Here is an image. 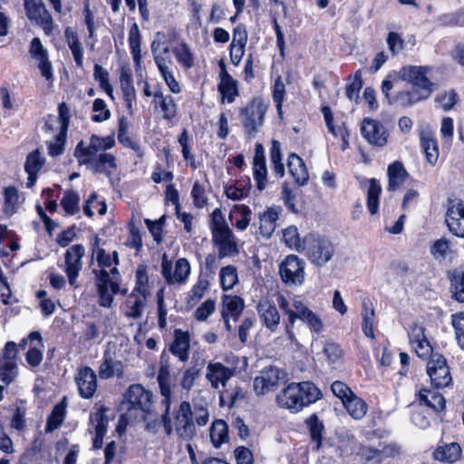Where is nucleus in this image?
<instances>
[{
	"label": "nucleus",
	"mask_w": 464,
	"mask_h": 464,
	"mask_svg": "<svg viewBox=\"0 0 464 464\" xmlns=\"http://www.w3.org/2000/svg\"><path fill=\"white\" fill-rule=\"evenodd\" d=\"M285 378V372L277 367L269 366L258 373L254 379L253 388L257 395H264L277 389L279 382Z\"/></svg>",
	"instance_id": "14"
},
{
	"label": "nucleus",
	"mask_w": 464,
	"mask_h": 464,
	"mask_svg": "<svg viewBox=\"0 0 464 464\" xmlns=\"http://www.w3.org/2000/svg\"><path fill=\"white\" fill-rule=\"evenodd\" d=\"M362 137L372 145L383 147L388 142L389 133L380 121L365 118L361 123Z\"/></svg>",
	"instance_id": "17"
},
{
	"label": "nucleus",
	"mask_w": 464,
	"mask_h": 464,
	"mask_svg": "<svg viewBox=\"0 0 464 464\" xmlns=\"http://www.w3.org/2000/svg\"><path fill=\"white\" fill-rule=\"evenodd\" d=\"M66 415V403L64 399L57 403L47 419L45 430L52 432L57 430L64 420Z\"/></svg>",
	"instance_id": "45"
},
{
	"label": "nucleus",
	"mask_w": 464,
	"mask_h": 464,
	"mask_svg": "<svg viewBox=\"0 0 464 464\" xmlns=\"http://www.w3.org/2000/svg\"><path fill=\"white\" fill-rule=\"evenodd\" d=\"M120 81L126 107L131 111L136 100V92L131 82V77L129 73L124 72L121 74Z\"/></svg>",
	"instance_id": "53"
},
{
	"label": "nucleus",
	"mask_w": 464,
	"mask_h": 464,
	"mask_svg": "<svg viewBox=\"0 0 464 464\" xmlns=\"http://www.w3.org/2000/svg\"><path fill=\"white\" fill-rule=\"evenodd\" d=\"M434 102L437 103V106L443 110L444 111H449L458 102V94L454 90H448L443 92L438 93Z\"/></svg>",
	"instance_id": "57"
},
{
	"label": "nucleus",
	"mask_w": 464,
	"mask_h": 464,
	"mask_svg": "<svg viewBox=\"0 0 464 464\" xmlns=\"http://www.w3.org/2000/svg\"><path fill=\"white\" fill-rule=\"evenodd\" d=\"M283 239L289 248L297 252H303L305 247L304 238H300L298 229L295 226H290L284 229Z\"/></svg>",
	"instance_id": "52"
},
{
	"label": "nucleus",
	"mask_w": 464,
	"mask_h": 464,
	"mask_svg": "<svg viewBox=\"0 0 464 464\" xmlns=\"http://www.w3.org/2000/svg\"><path fill=\"white\" fill-rule=\"evenodd\" d=\"M154 102L160 107L165 119L170 120L175 117L177 105L170 95H163L160 92H155Z\"/></svg>",
	"instance_id": "47"
},
{
	"label": "nucleus",
	"mask_w": 464,
	"mask_h": 464,
	"mask_svg": "<svg viewBox=\"0 0 464 464\" xmlns=\"http://www.w3.org/2000/svg\"><path fill=\"white\" fill-rule=\"evenodd\" d=\"M30 56L37 63L41 75L46 80L53 78V66L48 60V52L38 37L33 38L29 49Z\"/></svg>",
	"instance_id": "22"
},
{
	"label": "nucleus",
	"mask_w": 464,
	"mask_h": 464,
	"mask_svg": "<svg viewBox=\"0 0 464 464\" xmlns=\"http://www.w3.org/2000/svg\"><path fill=\"white\" fill-rule=\"evenodd\" d=\"M266 106L260 100L254 99L243 112V125L249 132L257 131L263 125Z\"/></svg>",
	"instance_id": "19"
},
{
	"label": "nucleus",
	"mask_w": 464,
	"mask_h": 464,
	"mask_svg": "<svg viewBox=\"0 0 464 464\" xmlns=\"http://www.w3.org/2000/svg\"><path fill=\"white\" fill-rule=\"evenodd\" d=\"M114 145L113 136L92 135L88 145H85L82 140L76 145L74 156L80 164L88 166L92 171L110 176L111 169L117 168V162L112 154L104 151Z\"/></svg>",
	"instance_id": "1"
},
{
	"label": "nucleus",
	"mask_w": 464,
	"mask_h": 464,
	"mask_svg": "<svg viewBox=\"0 0 464 464\" xmlns=\"http://www.w3.org/2000/svg\"><path fill=\"white\" fill-rule=\"evenodd\" d=\"M418 400L420 405L430 408L435 412L444 410L446 401L444 397L438 392L430 389H422L419 392Z\"/></svg>",
	"instance_id": "33"
},
{
	"label": "nucleus",
	"mask_w": 464,
	"mask_h": 464,
	"mask_svg": "<svg viewBox=\"0 0 464 464\" xmlns=\"http://www.w3.org/2000/svg\"><path fill=\"white\" fill-rule=\"evenodd\" d=\"M427 373L431 384L436 388H445L452 382V377L446 359L439 354H432L427 363Z\"/></svg>",
	"instance_id": "13"
},
{
	"label": "nucleus",
	"mask_w": 464,
	"mask_h": 464,
	"mask_svg": "<svg viewBox=\"0 0 464 464\" xmlns=\"http://www.w3.org/2000/svg\"><path fill=\"white\" fill-rule=\"evenodd\" d=\"M247 43V33L245 27L237 26L233 32V38L230 44V60L235 65H238L245 53Z\"/></svg>",
	"instance_id": "29"
},
{
	"label": "nucleus",
	"mask_w": 464,
	"mask_h": 464,
	"mask_svg": "<svg viewBox=\"0 0 464 464\" xmlns=\"http://www.w3.org/2000/svg\"><path fill=\"white\" fill-rule=\"evenodd\" d=\"M152 407V393L140 384H132L124 394L121 410L122 418L127 421H142L150 412Z\"/></svg>",
	"instance_id": "5"
},
{
	"label": "nucleus",
	"mask_w": 464,
	"mask_h": 464,
	"mask_svg": "<svg viewBox=\"0 0 464 464\" xmlns=\"http://www.w3.org/2000/svg\"><path fill=\"white\" fill-rule=\"evenodd\" d=\"M461 456V449L458 443L452 442L437 448L434 457L440 461L456 462Z\"/></svg>",
	"instance_id": "42"
},
{
	"label": "nucleus",
	"mask_w": 464,
	"mask_h": 464,
	"mask_svg": "<svg viewBox=\"0 0 464 464\" xmlns=\"http://www.w3.org/2000/svg\"><path fill=\"white\" fill-rule=\"evenodd\" d=\"M387 174L389 178L388 189L390 191L398 189L408 176L404 166L400 161L390 164Z\"/></svg>",
	"instance_id": "39"
},
{
	"label": "nucleus",
	"mask_w": 464,
	"mask_h": 464,
	"mask_svg": "<svg viewBox=\"0 0 464 464\" xmlns=\"http://www.w3.org/2000/svg\"><path fill=\"white\" fill-rule=\"evenodd\" d=\"M27 17L36 23L51 26L53 19L43 0H24Z\"/></svg>",
	"instance_id": "28"
},
{
	"label": "nucleus",
	"mask_w": 464,
	"mask_h": 464,
	"mask_svg": "<svg viewBox=\"0 0 464 464\" xmlns=\"http://www.w3.org/2000/svg\"><path fill=\"white\" fill-rule=\"evenodd\" d=\"M64 36L77 66L82 67L83 49L76 34L72 29L67 28L64 32Z\"/></svg>",
	"instance_id": "50"
},
{
	"label": "nucleus",
	"mask_w": 464,
	"mask_h": 464,
	"mask_svg": "<svg viewBox=\"0 0 464 464\" xmlns=\"http://www.w3.org/2000/svg\"><path fill=\"white\" fill-rule=\"evenodd\" d=\"M190 348L189 334L179 329L174 332V341L169 347V351L177 356L181 362H186L188 359V352Z\"/></svg>",
	"instance_id": "31"
},
{
	"label": "nucleus",
	"mask_w": 464,
	"mask_h": 464,
	"mask_svg": "<svg viewBox=\"0 0 464 464\" xmlns=\"http://www.w3.org/2000/svg\"><path fill=\"white\" fill-rule=\"evenodd\" d=\"M192 416L191 405L186 401L180 402L172 416L162 414L161 421L166 434L171 435L174 432L180 440H191L197 434Z\"/></svg>",
	"instance_id": "6"
},
{
	"label": "nucleus",
	"mask_w": 464,
	"mask_h": 464,
	"mask_svg": "<svg viewBox=\"0 0 464 464\" xmlns=\"http://www.w3.org/2000/svg\"><path fill=\"white\" fill-rule=\"evenodd\" d=\"M305 262L295 255H288L279 266L283 283L289 286H299L304 282Z\"/></svg>",
	"instance_id": "10"
},
{
	"label": "nucleus",
	"mask_w": 464,
	"mask_h": 464,
	"mask_svg": "<svg viewBox=\"0 0 464 464\" xmlns=\"http://www.w3.org/2000/svg\"><path fill=\"white\" fill-rule=\"evenodd\" d=\"M374 309L372 305V304L368 301L362 302V329L363 334L373 339L374 338V331H373V325H374Z\"/></svg>",
	"instance_id": "49"
},
{
	"label": "nucleus",
	"mask_w": 464,
	"mask_h": 464,
	"mask_svg": "<svg viewBox=\"0 0 464 464\" xmlns=\"http://www.w3.org/2000/svg\"><path fill=\"white\" fill-rule=\"evenodd\" d=\"M148 297L130 293L125 302V315L129 318L137 319L142 314L147 304Z\"/></svg>",
	"instance_id": "38"
},
{
	"label": "nucleus",
	"mask_w": 464,
	"mask_h": 464,
	"mask_svg": "<svg viewBox=\"0 0 464 464\" xmlns=\"http://www.w3.org/2000/svg\"><path fill=\"white\" fill-rule=\"evenodd\" d=\"M252 211L249 207L246 205H235L229 213V219L232 221L236 219L235 227L244 231L246 229L250 223V217Z\"/></svg>",
	"instance_id": "43"
},
{
	"label": "nucleus",
	"mask_w": 464,
	"mask_h": 464,
	"mask_svg": "<svg viewBox=\"0 0 464 464\" xmlns=\"http://www.w3.org/2000/svg\"><path fill=\"white\" fill-rule=\"evenodd\" d=\"M74 381L82 399L89 400L94 396L98 387L97 375L91 367H80L74 375Z\"/></svg>",
	"instance_id": "18"
},
{
	"label": "nucleus",
	"mask_w": 464,
	"mask_h": 464,
	"mask_svg": "<svg viewBox=\"0 0 464 464\" xmlns=\"http://www.w3.org/2000/svg\"><path fill=\"white\" fill-rule=\"evenodd\" d=\"M244 309V301L237 295H225L223 298V308L222 312L226 314L231 315L234 322L237 320V317Z\"/></svg>",
	"instance_id": "48"
},
{
	"label": "nucleus",
	"mask_w": 464,
	"mask_h": 464,
	"mask_svg": "<svg viewBox=\"0 0 464 464\" xmlns=\"http://www.w3.org/2000/svg\"><path fill=\"white\" fill-rule=\"evenodd\" d=\"M235 370L219 362H209L206 367L205 378L212 389L219 392L220 402L224 400V390L227 382L234 376Z\"/></svg>",
	"instance_id": "11"
},
{
	"label": "nucleus",
	"mask_w": 464,
	"mask_h": 464,
	"mask_svg": "<svg viewBox=\"0 0 464 464\" xmlns=\"http://www.w3.org/2000/svg\"><path fill=\"white\" fill-rule=\"evenodd\" d=\"M44 164V159L41 156L38 150L28 154L24 164V169L28 174L26 186L32 188L37 179V174Z\"/></svg>",
	"instance_id": "32"
},
{
	"label": "nucleus",
	"mask_w": 464,
	"mask_h": 464,
	"mask_svg": "<svg viewBox=\"0 0 464 464\" xmlns=\"http://www.w3.org/2000/svg\"><path fill=\"white\" fill-rule=\"evenodd\" d=\"M17 345L7 342L0 355V380L6 385L14 381L18 375Z\"/></svg>",
	"instance_id": "12"
},
{
	"label": "nucleus",
	"mask_w": 464,
	"mask_h": 464,
	"mask_svg": "<svg viewBox=\"0 0 464 464\" xmlns=\"http://www.w3.org/2000/svg\"><path fill=\"white\" fill-rule=\"evenodd\" d=\"M209 227L218 257L234 256L239 253L237 239L225 220L222 210L215 208L210 216Z\"/></svg>",
	"instance_id": "4"
},
{
	"label": "nucleus",
	"mask_w": 464,
	"mask_h": 464,
	"mask_svg": "<svg viewBox=\"0 0 464 464\" xmlns=\"http://www.w3.org/2000/svg\"><path fill=\"white\" fill-rule=\"evenodd\" d=\"M304 249L311 263L323 266L328 263L335 251L334 244L325 237L309 234L304 237Z\"/></svg>",
	"instance_id": "7"
},
{
	"label": "nucleus",
	"mask_w": 464,
	"mask_h": 464,
	"mask_svg": "<svg viewBox=\"0 0 464 464\" xmlns=\"http://www.w3.org/2000/svg\"><path fill=\"white\" fill-rule=\"evenodd\" d=\"M216 309V302L213 299H207L194 312V317L197 321H206Z\"/></svg>",
	"instance_id": "64"
},
{
	"label": "nucleus",
	"mask_w": 464,
	"mask_h": 464,
	"mask_svg": "<svg viewBox=\"0 0 464 464\" xmlns=\"http://www.w3.org/2000/svg\"><path fill=\"white\" fill-rule=\"evenodd\" d=\"M209 437L212 445L218 449L224 443L228 442V426L223 420H216L212 422L209 429Z\"/></svg>",
	"instance_id": "36"
},
{
	"label": "nucleus",
	"mask_w": 464,
	"mask_h": 464,
	"mask_svg": "<svg viewBox=\"0 0 464 464\" xmlns=\"http://www.w3.org/2000/svg\"><path fill=\"white\" fill-rule=\"evenodd\" d=\"M92 111V120L95 122L104 121L111 117L110 110L107 108L105 102L99 98L93 101Z\"/></svg>",
	"instance_id": "62"
},
{
	"label": "nucleus",
	"mask_w": 464,
	"mask_h": 464,
	"mask_svg": "<svg viewBox=\"0 0 464 464\" xmlns=\"http://www.w3.org/2000/svg\"><path fill=\"white\" fill-rule=\"evenodd\" d=\"M277 304L284 314L287 316L291 327L295 326L296 320L302 321L314 334L324 331V322L319 314L312 311L299 297L288 301L283 295L276 298Z\"/></svg>",
	"instance_id": "3"
},
{
	"label": "nucleus",
	"mask_w": 464,
	"mask_h": 464,
	"mask_svg": "<svg viewBox=\"0 0 464 464\" xmlns=\"http://www.w3.org/2000/svg\"><path fill=\"white\" fill-rule=\"evenodd\" d=\"M306 424L309 428L311 438L316 443V450L321 447L322 435L324 431V424L319 420L318 417L315 414L310 416Z\"/></svg>",
	"instance_id": "59"
},
{
	"label": "nucleus",
	"mask_w": 464,
	"mask_h": 464,
	"mask_svg": "<svg viewBox=\"0 0 464 464\" xmlns=\"http://www.w3.org/2000/svg\"><path fill=\"white\" fill-rule=\"evenodd\" d=\"M112 348H114V345L109 343L104 352L102 362L98 370L101 379L107 380L114 376H123V364L121 361L115 360Z\"/></svg>",
	"instance_id": "23"
},
{
	"label": "nucleus",
	"mask_w": 464,
	"mask_h": 464,
	"mask_svg": "<svg viewBox=\"0 0 464 464\" xmlns=\"http://www.w3.org/2000/svg\"><path fill=\"white\" fill-rule=\"evenodd\" d=\"M218 92L221 95V102L232 103L238 96L237 82L227 72L224 63L219 72Z\"/></svg>",
	"instance_id": "27"
},
{
	"label": "nucleus",
	"mask_w": 464,
	"mask_h": 464,
	"mask_svg": "<svg viewBox=\"0 0 464 464\" xmlns=\"http://www.w3.org/2000/svg\"><path fill=\"white\" fill-rule=\"evenodd\" d=\"M445 221L452 235L464 238V203L461 200L449 201Z\"/></svg>",
	"instance_id": "16"
},
{
	"label": "nucleus",
	"mask_w": 464,
	"mask_h": 464,
	"mask_svg": "<svg viewBox=\"0 0 464 464\" xmlns=\"http://www.w3.org/2000/svg\"><path fill=\"white\" fill-rule=\"evenodd\" d=\"M84 254L83 246L77 244L69 247L64 255V264L62 267L68 277L69 284L73 287H76L77 278L82 268V259Z\"/></svg>",
	"instance_id": "15"
},
{
	"label": "nucleus",
	"mask_w": 464,
	"mask_h": 464,
	"mask_svg": "<svg viewBox=\"0 0 464 464\" xmlns=\"http://www.w3.org/2000/svg\"><path fill=\"white\" fill-rule=\"evenodd\" d=\"M221 287L224 291L232 289L238 281L237 268L233 266H227L219 272Z\"/></svg>",
	"instance_id": "56"
},
{
	"label": "nucleus",
	"mask_w": 464,
	"mask_h": 464,
	"mask_svg": "<svg viewBox=\"0 0 464 464\" xmlns=\"http://www.w3.org/2000/svg\"><path fill=\"white\" fill-rule=\"evenodd\" d=\"M410 343L416 354L422 359L432 356V348L424 334V328L419 324H412L409 332Z\"/></svg>",
	"instance_id": "25"
},
{
	"label": "nucleus",
	"mask_w": 464,
	"mask_h": 464,
	"mask_svg": "<svg viewBox=\"0 0 464 464\" xmlns=\"http://www.w3.org/2000/svg\"><path fill=\"white\" fill-rule=\"evenodd\" d=\"M135 277V286L131 293L149 297L150 295V287L149 284L147 267L143 265L139 266L136 270Z\"/></svg>",
	"instance_id": "46"
},
{
	"label": "nucleus",
	"mask_w": 464,
	"mask_h": 464,
	"mask_svg": "<svg viewBox=\"0 0 464 464\" xmlns=\"http://www.w3.org/2000/svg\"><path fill=\"white\" fill-rule=\"evenodd\" d=\"M278 212L275 208H268L259 216V230L264 237H270L276 227Z\"/></svg>",
	"instance_id": "41"
},
{
	"label": "nucleus",
	"mask_w": 464,
	"mask_h": 464,
	"mask_svg": "<svg viewBox=\"0 0 464 464\" xmlns=\"http://www.w3.org/2000/svg\"><path fill=\"white\" fill-rule=\"evenodd\" d=\"M256 310L263 324L270 332H275L278 327L281 316L274 302L269 299H262L258 303Z\"/></svg>",
	"instance_id": "26"
},
{
	"label": "nucleus",
	"mask_w": 464,
	"mask_h": 464,
	"mask_svg": "<svg viewBox=\"0 0 464 464\" xmlns=\"http://www.w3.org/2000/svg\"><path fill=\"white\" fill-rule=\"evenodd\" d=\"M160 273L167 285L180 286L186 285L189 278L190 263L187 258L180 257L173 264L164 254L160 263Z\"/></svg>",
	"instance_id": "8"
},
{
	"label": "nucleus",
	"mask_w": 464,
	"mask_h": 464,
	"mask_svg": "<svg viewBox=\"0 0 464 464\" xmlns=\"http://www.w3.org/2000/svg\"><path fill=\"white\" fill-rule=\"evenodd\" d=\"M44 134L46 138L67 133L68 127L63 123L55 115H47L44 121Z\"/></svg>",
	"instance_id": "54"
},
{
	"label": "nucleus",
	"mask_w": 464,
	"mask_h": 464,
	"mask_svg": "<svg viewBox=\"0 0 464 464\" xmlns=\"http://www.w3.org/2000/svg\"><path fill=\"white\" fill-rule=\"evenodd\" d=\"M451 292L458 302H464V272L455 273L451 278Z\"/></svg>",
	"instance_id": "63"
},
{
	"label": "nucleus",
	"mask_w": 464,
	"mask_h": 464,
	"mask_svg": "<svg viewBox=\"0 0 464 464\" xmlns=\"http://www.w3.org/2000/svg\"><path fill=\"white\" fill-rule=\"evenodd\" d=\"M174 56L177 62L183 67L189 69L194 66V58L189 46L182 42L173 49Z\"/></svg>",
	"instance_id": "55"
},
{
	"label": "nucleus",
	"mask_w": 464,
	"mask_h": 464,
	"mask_svg": "<svg viewBox=\"0 0 464 464\" xmlns=\"http://www.w3.org/2000/svg\"><path fill=\"white\" fill-rule=\"evenodd\" d=\"M289 172L296 184L304 186L309 178L304 160L296 154L292 153L288 157Z\"/></svg>",
	"instance_id": "34"
},
{
	"label": "nucleus",
	"mask_w": 464,
	"mask_h": 464,
	"mask_svg": "<svg viewBox=\"0 0 464 464\" xmlns=\"http://www.w3.org/2000/svg\"><path fill=\"white\" fill-rule=\"evenodd\" d=\"M419 137L427 162L430 166H434L440 155L434 131L429 126H425L420 130Z\"/></svg>",
	"instance_id": "24"
},
{
	"label": "nucleus",
	"mask_w": 464,
	"mask_h": 464,
	"mask_svg": "<svg viewBox=\"0 0 464 464\" xmlns=\"http://www.w3.org/2000/svg\"><path fill=\"white\" fill-rule=\"evenodd\" d=\"M348 414L354 420L362 419L368 410L365 401L355 393L343 403Z\"/></svg>",
	"instance_id": "44"
},
{
	"label": "nucleus",
	"mask_w": 464,
	"mask_h": 464,
	"mask_svg": "<svg viewBox=\"0 0 464 464\" xmlns=\"http://www.w3.org/2000/svg\"><path fill=\"white\" fill-rule=\"evenodd\" d=\"M151 52L154 62L162 78L174 72V65L168 45L160 40H154L151 43Z\"/></svg>",
	"instance_id": "20"
},
{
	"label": "nucleus",
	"mask_w": 464,
	"mask_h": 464,
	"mask_svg": "<svg viewBox=\"0 0 464 464\" xmlns=\"http://www.w3.org/2000/svg\"><path fill=\"white\" fill-rule=\"evenodd\" d=\"M430 97V95L421 92L417 88L411 87V89L398 92L392 97V100H390V104L407 108L425 101Z\"/></svg>",
	"instance_id": "30"
},
{
	"label": "nucleus",
	"mask_w": 464,
	"mask_h": 464,
	"mask_svg": "<svg viewBox=\"0 0 464 464\" xmlns=\"http://www.w3.org/2000/svg\"><path fill=\"white\" fill-rule=\"evenodd\" d=\"M113 275V278L110 276V274L105 269H101L96 275V286L98 289H110L112 294H118L120 292V285L115 277L119 276L117 268L114 266L111 270Z\"/></svg>",
	"instance_id": "40"
},
{
	"label": "nucleus",
	"mask_w": 464,
	"mask_h": 464,
	"mask_svg": "<svg viewBox=\"0 0 464 464\" xmlns=\"http://www.w3.org/2000/svg\"><path fill=\"white\" fill-rule=\"evenodd\" d=\"M108 408L100 407L96 411L92 412L90 415V431L95 432L93 439V447L101 449L103 443V437L107 432L109 425V418L107 416Z\"/></svg>",
	"instance_id": "21"
},
{
	"label": "nucleus",
	"mask_w": 464,
	"mask_h": 464,
	"mask_svg": "<svg viewBox=\"0 0 464 464\" xmlns=\"http://www.w3.org/2000/svg\"><path fill=\"white\" fill-rule=\"evenodd\" d=\"M322 397V392L311 382H292L276 395L277 405L292 413L301 411Z\"/></svg>",
	"instance_id": "2"
},
{
	"label": "nucleus",
	"mask_w": 464,
	"mask_h": 464,
	"mask_svg": "<svg viewBox=\"0 0 464 464\" xmlns=\"http://www.w3.org/2000/svg\"><path fill=\"white\" fill-rule=\"evenodd\" d=\"M210 283L206 276L199 275L197 282L188 292L186 304L188 307H193L204 297L209 288Z\"/></svg>",
	"instance_id": "35"
},
{
	"label": "nucleus",
	"mask_w": 464,
	"mask_h": 464,
	"mask_svg": "<svg viewBox=\"0 0 464 464\" xmlns=\"http://www.w3.org/2000/svg\"><path fill=\"white\" fill-rule=\"evenodd\" d=\"M253 174L259 190H263L266 187L267 169L266 160H253Z\"/></svg>",
	"instance_id": "58"
},
{
	"label": "nucleus",
	"mask_w": 464,
	"mask_h": 464,
	"mask_svg": "<svg viewBox=\"0 0 464 464\" xmlns=\"http://www.w3.org/2000/svg\"><path fill=\"white\" fill-rule=\"evenodd\" d=\"M4 208L5 212L8 215L16 213L19 207L24 201V198L19 193L14 186H8L4 189Z\"/></svg>",
	"instance_id": "37"
},
{
	"label": "nucleus",
	"mask_w": 464,
	"mask_h": 464,
	"mask_svg": "<svg viewBox=\"0 0 464 464\" xmlns=\"http://www.w3.org/2000/svg\"><path fill=\"white\" fill-rule=\"evenodd\" d=\"M66 135L67 133H64L47 138L46 143L48 144V153L50 156L58 157L63 153Z\"/></svg>",
	"instance_id": "61"
},
{
	"label": "nucleus",
	"mask_w": 464,
	"mask_h": 464,
	"mask_svg": "<svg viewBox=\"0 0 464 464\" xmlns=\"http://www.w3.org/2000/svg\"><path fill=\"white\" fill-rule=\"evenodd\" d=\"M79 195L72 190H68L64 193L61 205L67 214L73 215L79 211Z\"/></svg>",
	"instance_id": "60"
},
{
	"label": "nucleus",
	"mask_w": 464,
	"mask_h": 464,
	"mask_svg": "<svg viewBox=\"0 0 464 464\" xmlns=\"http://www.w3.org/2000/svg\"><path fill=\"white\" fill-rule=\"evenodd\" d=\"M382 192V187L375 179L369 180V188L367 191V208L371 215L378 213L379 197Z\"/></svg>",
	"instance_id": "51"
},
{
	"label": "nucleus",
	"mask_w": 464,
	"mask_h": 464,
	"mask_svg": "<svg viewBox=\"0 0 464 464\" xmlns=\"http://www.w3.org/2000/svg\"><path fill=\"white\" fill-rule=\"evenodd\" d=\"M431 71L430 66L407 65L399 71V77L411 83L421 92L431 95L436 90V83L428 78L429 72Z\"/></svg>",
	"instance_id": "9"
}]
</instances>
